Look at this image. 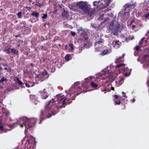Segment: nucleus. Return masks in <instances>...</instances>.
I'll list each match as a JSON object with an SVG mask.
<instances>
[{
    "label": "nucleus",
    "mask_w": 149,
    "mask_h": 149,
    "mask_svg": "<svg viewBox=\"0 0 149 149\" xmlns=\"http://www.w3.org/2000/svg\"><path fill=\"white\" fill-rule=\"evenodd\" d=\"M139 23V21L136 19H132L131 21L130 24V27L134 29L135 27L138 26V24Z\"/></svg>",
    "instance_id": "9b49d317"
},
{
    "label": "nucleus",
    "mask_w": 149,
    "mask_h": 149,
    "mask_svg": "<svg viewBox=\"0 0 149 149\" xmlns=\"http://www.w3.org/2000/svg\"><path fill=\"white\" fill-rule=\"evenodd\" d=\"M81 38L80 39H81L82 42L84 45V47L87 48H88L91 45V44L90 42L88 40V38L87 35L82 34L81 35Z\"/></svg>",
    "instance_id": "9d476101"
},
{
    "label": "nucleus",
    "mask_w": 149,
    "mask_h": 149,
    "mask_svg": "<svg viewBox=\"0 0 149 149\" xmlns=\"http://www.w3.org/2000/svg\"><path fill=\"white\" fill-rule=\"evenodd\" d=\"M102 39L96 42L95 44V50L96 52H99L101 50V43L102 42Z\"/></svg>",
    "instance_id": "f8f14e48"
},
{
    "label": "nucleus",
    "mask_w": 149,
    "mask_h": 149,
    "mask_svg": "<svg viewBox=\"0 0 149 149\" xmlns=\"http://www.w3.org/2000/svg\"><path fill=\"white\" fill-rule=\"evenodd\" d=\"M125 55L124 54H123L122 57L120 56L117 58H116L115 61V63H119L118 64L115 66V67L116 68H120L122 67L121 69L119 70V73H123L125 72H127V67L124 68L125 66V64L122 63H120V62H123V57Z\"/></svg>",
    "instance_id": "423d86ee"
},
{
    "label": "nucleus",
    "mask_w": 149,
    "mask_h": 149,
    "mask_svg": "<svg viewBox=\"0 0 149 149\" xmlns=\"http://www.w3.org/2000/svg\"><path fill=\"white\" fill-rule=\"evenodd\" d=\"M124 79L122 76H120L116 80V85L117 86H118L122 85L124 82Z\"/></svg>",
    "instance_id": "ddd939ff"
},
{
    "label": "nucleus",
    "mask_w": 149,
    "mask_h": 149,
    "mask_svg": "<svg viewBox=\"0 0 149 149\" xmlns=\"http://www.w3.org/2000/svg\"><path fill=\"white\" fill-rule=\"evenodd\" d=\"M3 66H4V67H5V66H6V65H5L4 64H3Z\"/></svg>",
    "instance_id": "5fc2aeb1"
},
{
    "label": "nucleus",
    "mask_w": 149,
    "mask_h": 149,
    "mask_svg": "<svg viewBox=\"0 0 149 149\" xmlns=\"http://www.w3.org/2000/svg\"><path fill=\"white\" fill-rule=\"evenodd\" d=\"M65 48L67 51L70 52H72L74 49L73 45L72 44H69V45H66Z\"/></svg>",
    "instance_id": "f3484780"
},
{
    "label": "nucleus",
    "mask_w": 149,
    "mask_h": 149,
    "mask_svg": "<svg viewBox=\"0 0 149 149\" xmlns=\"http://www.w3.org/2000/svg\"><path fill=\"white\" fill-rule=\"evenodd\" d=\"M135 10L137 17L149 19V1H145L143 3L138 4Z\"/></svg>",
    "instance_id": "f03ea898"
},
{
    "label": "nucleus",
    "mask_w": 149,
    "mask_h": 149,
    "mask_svg": "<svg viewBox=\"0 0 149 149\" xmlns=\"http://www.w3.org/2000/svg\"><path fill=\"white\" fill-rule=\"evenodd\" d=\"M41 94L42 98L43 99H46L49 96V94L46 93L45 89L41 92Z\"/></svg>",
    "instance_id": "6ab92c4d"
},
{
    "label": "nucleus",
    "mask_w": 149,
    "mask_h": 149,
    "mask_svg": "<svg viewBox=\"0 0 149 149\" xmlns=\"http://www.w3.org/2000/svg\"><path fill=\"white\" fill-rule=\"evenodd\" d=\"M104 15L103 14H102V15H101L100 16V17L99 18V19L100 20H102V19L103 18V17H104Z\"/></svg>",
    "instance_id": "e433bc0d"
},
{
    "label": "nucleus",
    "mask_w": 149,
    "mask_h": 149,
    "mask_svg": "<svg viewBox=\"0 0 149 149\" xmlns=\"http://www.w3.org/2000/svg\"><path fill=\"white\" fill-rule=\"evenodd\" d=\"M123 96L125 98H127V96L125 95H123Z\"/></svg>",
    "instance_id": "8fccbe9b"
},
{
    "label": "nucleus",
    "mask_w": 149,
    "mask_h": 149,
    "mask_svg": "<svg viewBox=\"0 0 149 149\" xmlns=\"http://www.w3.org/2000/svg\"><path fill=\"white\" fill-rule=\"evenodd\" d=\"M17 15L19 18H21L22 17V12H19L17 13Z\"/></svg>",
    "instance_id": "c756f323"
},
{
    "label": "nucleus",
    "mask_w": 149,
    "mask_h": 149,
    "mask_svg": "<svg viewBox=\"0 0 149 149\" xmlns=\"http://www.w3.org/2000/svg\"><path fill=\"white\" fill-rule=\"evenodd\" d=\"M42 74L43 75H46L47 74V72L46 71H44L43 72H42Z\"/></svg>",
    "instance_id": "58836bf2"
},
{
    "label": "nucleus",
    "mask_w": 149,
    "mask_h": 149,
    "mask_svg": "<svg viewBox=\"0 0 149 149\" xmlns=\"http://www.w3.org/2000/svg\"><path fill=\"white\" fill-rule=\"evenodd\" d=\"M24 141V140L23 139H22V140L21 142H22V143H23V142Z\"/></svg>",
    "instance_id": "4d7b16f0"
},
{
    "label": "nucleus",
    "mask_w": 149,
    "mask_h": 149,
    "mask_svg": "<svg viewBox=\"0 0 149 149\" xmlns=\"http://www.w3.org/2000/svg\"><path fill=\"white\" fill-rule=\"evenodd\" d=\"M109 19V18L108 17H107L104 20V21L106 22V21H108Z\"/></svg>",
    "instance_id": "de8ad7c7"
},
{
    "label": "nucleus",
    "mask_w": 149,
    "mask_h": 149,
    "mask_svg": "<svg viewBox=\"0 0 149 149\" xmlns=\"http://www.w3.org/2000/svg\"><path fill=\"white\" fill-rule=\"evenodd\" d=\"M47 15L46 14H43V16L42 17V19H46L47 17Z\"/></svg>",
    "instance_id": "473e14b6"
},
{
    "label": "nucleus",
    "mask_w": 149,
    "mask_h": 149,
    "mask_svg": "<svg viewBox=\"0 0 149 149\" xmlns=\"http://www.w3.org/2000/svg\"><path fill=\"white\" fill-rule=\"evenodd\" d=\"M30 65H31V66H33V63H31V64H30Z\"/></svg>",
    "instance_id": "6e6d98bb"
},
{
    "label": "nucleus",
    "mask_w": 149,
    "mask_h": 149,
    "mask_svg": "<svg viewBox=\"0 0 149 149\" xmlns=\"http://www.w3.org/2000/svg\"><path fill=\"white\" fill-rule=\"evenodd\" d=\"M26 22H25L23 21L21 23V24H24V25L22 26V27H25L26 26L25 25V24Z\"/></svg>",
    "instance_id": "79ce46f5"
},
{
    "label": "nucleus",
    "mask_w": 149,
    "mask_h": 149,
    "mask_svg": "<svg viewBox=\"0 0 149 149\" xmlns=\"http://www.w3.org/2000/svg\"><path fill=\"white\" fill-rule=\"evenodd\" d=\"M74 5L79 8L80 9L81 13L83 14L87 15L93 17L94 10L91 8L90 5L88 4L87 2L81 1L74 3Z\"/></svg>",
    "instance_id": "20e7f679"
},
{
    "label": "nucleus",
    "mask_w": 149,
    "mask_h": 149,
    "mask_svg": "<svg viewBox=\"0 0 149 149\" xmlns=\"http://www.w3.org/2000/svg\"><path fill=\"white\" fill-rule=\"evenodd\" d=\"M36 5L37 6H39L40 7H41L42 6L43 4L42 3H36Z\"/></svg>",
    "instance_id": "f704fd0d"
},
{
    "label": "nucleus",
    "mask_w": 149,
    "mask_h": 149,
    "mask_svg": "<svg viewBox=\"0 0 149 149\" xmlns=\"http://www.w3.org/2000/svg\"><path fill=\"white\" fill-rule=\"evenodd\" d=\"M125 39L126 41L127 42H128V38H125Z\"/></svg>",
    "instance_id": "3c124183"
},
{
    "label": "nucleus",
    "mask_w": 149,
    "mask_h": 149,
    "mask_svg": "<svg viewBox=\"0 0 149 149\" xmlns=\"http://www.w3.org/2000/svg\"><path fill=\"white\" fill-rule=\"evenodd\" d=\"M111 46H109V47L106 48L102 52L101 54L102 55H104L108 54H109L111 52Z\"/></svg>",
    "instance_id": "4468645a"
},
{
    "label": "nucleus",
    "mask_w": 149,
    "mask_h": 149,
    "mask_svg": "<svg viewBox=\"0 0 149 149\" xmlns=\"http://www.w3.org/2000/svg\"><path fill=\"white\" fill-rule=\"evenodd\" d=\"M36 84H38V82H36Z\"/></svg>",
    "instance_id": "774afa93"
},
{
    "label": "nucleus",
    "mask_w": 149,
    "mask_h": 149,
    "mask_svg": "<svg viewBox=\"0 0 149 149\" xmlns=\"http://www.w3.org/2000/svg\"><path fill=\"white\" fill-rule=\"evenodd\" d=\"M112 45L114 48L118 49L121 46V43L118 40H115L112 42Z\"/></svg>",
    "instance_id": "2eb2a0df"
},
{
    "label": "nucleus",
    "mask_w": 149,
    "mask_h": 149,
    "mask_svg": "<svg viewBox=\"0 0 149 149\" xmlns=\"http://www.w3.org/2000/svg\"><path fill=\"white\" fill-rule=\"evenodd\" d=\"M30 97L31 99L33 102L36 105L39 103V101L37 100V97L35 95H30Z\"/></svg>",
    "instance_id": "a211bd4d"
},
{
    "label": "nucleus",
    "mask_w": 149,
    "mask_h": 149,
    "mask_svg": "<svg viewBox=\"0 0 149 149\" xmlns=\"http://www.w3.org/2000/svg\"><path fill=\"white\" fill-rule=\"evenodd\" d=\"M82 51V49H79L78 50V51H77V53H80Z\"/></svg>",
    "instance_id": "c03bdc74"
},
{
    "label": "nucleus",
    "mask_w": 149,
    "mask_h": 149,
    "mask_svg": "<svg viewBox=\"0 0 149 149\" xmlns=\"http://www.w3.org/2000/svg\"><path fill=\"white\" fill-rule=\"evenodd\" d=\"M136 3L132 4L128 3L125 4L124 6V10L119 13L118 17H121L123 19H127L130 15L129 12L136 6Z\"/></svg>",
    "instance_id": "39448f33"
},
{
    "label": "nucleus",
    "mask_w": 149,
    "mask_h": 149,
    "mask_svg": "<svg viewBox=\"0 0 149 149\" xmlns=\"http://www.w3.org/2000/svg\"><path fill=\"white\" fill-rule=\"evenodd\" d=\"M24 72V73H26L27 74L28 73V72Z\"/></svg>",
    "instance_id": "bf43d9fd"
},
{
    "label": "nucleus",
    "mask_w": 149,
    "mask_h": 149,
    "mask_svg": "<svg viewBox=\"0 0 149 149\" xmlns=\"http://www.w3.org/2000/svg\"><path fill=\"white\" fill-rule=\"evenodd\" d=\"M62 15L63 17L65 18L66 19H67L68 18V12L64 10L63 11L62 13Z\"/></svg>",
    "instance_id": "5701e85b"
},
{
    "label": "nucleus",
    "mask_w": 149,
    "mask_h": 149,
    "mask_svg": "<svg viewBox=\"0 0 149 149\" xmlns=\"http://www.w3.org/2000/svg\"><path fill=\"white\" fill-rule=\"evenodd\" d=\"M115 102V105H119L120 104V102L119 100L117 101L116 100H115L114 101Z\"/></svg>",
    "instance_id": "7c9ffc66"
},
{
    "label": "nucleus",
    "mask_w": 149,
    "mask_h": 149,
    "mask_svg": "<svg viewBox=\"0 0 149 149\" xmlns=\"http://www.w3.org/2000/svg\"><path fill=\"white\" fill-rule=\"evenodd\" d=\"M2 69V68L1 67H0V70H1V69Z\"/></svg>",
    "instance_id": "69168bd1"
},
{
    "label": "nucleus",
    "mask_w": 149,
    "mask_h": 149,
    "mask_svg": "<svg viewBox=\"0 0 149 149\" xmlns=\"http://www.w3.org/2000/svg\"><path fill=\"white\" fill-rule=\"evenodd\" d=\"M91 25L93 28H94L95 29L96 28L97 26H95L94 24H91Z\"/></svg>",
    "instance_id": "37998d69"
},
{
    "label": "nucleus",
    "mask_w": 149,
    "mask_h": 149,
    "mask_svg": "<svg viewBox=\"0 0 149 149\" xmlns=\"http://www.w3.org/2000/svg\"><path fill=\"white\" fill-rule=\"evenodd\" d=\"M147 35H148V36H149V30L148 31Z\"/></svg>",
    "instance_id": "603ef678"
},
{
    "label": "nucleus",
    "mask_w": 149,
    "mask_h": 149,
    "mask_svg": "<svg viewBox=\"0 0 149 149\" xmlns=\"http://www.w3.org/2000/svg\"><path fill=\"white\" fill-rule=\"evenodd\" d=\"M145 64L143 65V67L144 68H146L149 67V59L147 58L146 59H145Z\"/></svg>",
    "instance_id": "4be33fe9"
},
{
    "label": "nucleus",
    "mask_w": 149,
    "mask_h": 149,
    "mask_svg": "<svg viewBox=\"0 0 149 149\" xmlns=\"http://www.w3.org/2000/svg\"><path fill=\"white\" fill-rule=\"evenodd\" d=\"M71 35L73 36H74L75 35V32L71 31Z\"/></svg>",
    "instance_id": "ea45409f"
},
{
    "label": "nucleus",
    "mask_w": 149,
    "mask_h": 149,
    "mask_svg": "<svg viewBox=\"0 0 149 149\" xmlns=\"http://www.w3.org/2000/svg\"><path fill=\"white\" fill-rule=\"evenodd\" d=\"M122 93H123V94H125V93L124 92H122Z\"/></svg>",
    "instance_id": "e2e57ef3"
},
{
    "label": "nucleus",
    "mask_w": 149,
    "mask_h": 149,
    "mask_svg": "<svg viewBox=\"0 0 149 149\" xmlns=\"http://www.w3.org/2000/svg\"><path fill=\"white\" fill-rule=\"evenodd\" d=\"M111 1V0H102L93 2L94 6H96L99 9H102L108 6Z\"/></svg>",
    "instance_id": "0eeeda50"
},
{
    "label": "nucleus",
    "mask_w": 149,
    "mask_h": 149,
    "mask_svg": "<svg viewBox=\"0 0 149 149\" xmlns=\"http://www.w3.org/2000/svg\"><path fill=\"white\" fill-rule=\"evenodd\" d=\"M109 27L112 33L113 34H116L118 32L119 24L117 21L113 20L110 24Z\"/></svg>",
    "instance_id": "6e6552de"
},
{
    "label": "nucleus",
    "mask_w": 149,
    "mask_h": 149,
    "mask_svg": "<svg viewBox=\"0 0 149 149\" xmlns=\"http://www.w3.org/2000/svg\"><path fill=\"white\" fill-rule=\"evenodd\" d=\"M101 91L102 92H109L111 91L110 89H109L108 88H101Z\"/></svg>",
    "instance_id": "c85d7f7f"
},
{
    "label": "nucleus",
    "mask_w": 149,
    "mask_h": 149,
    "mask_svg": "<svg viewBox=\"0 0 149 149\" xmlns=\"http://www.w3.org/2000/svg\"><path fill=\"white\" fill-rule=\"evenodd\" d=\"M11 49H7L4 50V51L7 54H8L10 52Z\"/></svg>",
    "instance_id": "2f4dec72"
},
{
    "label": "nucleus",
    "mask_w": 149,
    "mask_h": 149,
    "mask_svg": "<svg viewBox=\"0 0 149 149\" xmlns=\"http://www.w3.org/2000/svg\"><path fill=\"white\" fill-rule=\"evenodd\" d=\"M104 84H100V85H103Z\"/></svg>",
    "instance_id": "0e129e2a"
},
{
    "label": "nucleus",
    "mask_w": 149,
    "mask_h": 149,
    "mask_svg": "<svg viewBox=\"0 0 149 149\" xmlns=\"http://www.w3.org/2000/svg\"><path fill=\"white\" fill-rule=\"evenodd\" d=\"M38 79V77H37L36 78V80H37V79Z\"/></svg>",
    "instance_id": "052dcab7"
},
{
    "label": "nucleus",
    "mask_w": 149,
    "mask_h": 149,
    "mask_svg": "<svg viewBox=\"0 0 149 149\" xmlns=\"http://www.w3.org/2000/svg\"><path fill=\"white\" fill-rule=\"evenodd\" d=\"M143 38H142L141 39V40H140V41L139 42V45L143 43Z\"/></svg>",
    "instance_id": "a19ab883"
},
{
    "label": "nucleus",
    "mask_w": 149,
    "mask_h": 149,
    "mask_svg": "<svg viewBox=\"0 0 149 149\" xmlns=\"http://www.w3.org/2000/svg\"><path fill=\"white\" fill-rule=\"evenodd\" d=\"M4 69L5 70H8V68H4Z\"/></svg>",
    "instance_id": "13d9d810"
},
{
    "label": "nucleus",
    "mask_w": 149,
    "mask_h": 149,
    "mask_svg": "<svg viewBox=\"0 0 149 149\" xmlns=\"http://www.w3.org/2000/svg\"><path fill=\"white\" fill-rule=\"evenodd\" d=\"M114 97L116 99H117L118 98H120L121 97V96L116 95H115Z\"/></svg>",
    "instance_id": "4c0bfd02"
},
{
    "label": "nucleus",
    "mask_w": 149,
    "mask_h": 149,
    "mask_svg": "<svg viewBox=\"0 0 149 149\" xmlns=\"http://www.w3.org/2000/svg\"><path fill=\"white\" fill-rule=\"evenodd\" d=\"M135 50L136 51H139L140 50V48L138 46H136V47L135 48Z\"/></svg>",
    "instance_id": "72a5a7b5"
},
{
    "label": "nucleus",
    "mask_w": 149,
    "mask_h": 149,
    "mask_svg": "<svg viewBox=\"0 0 149 149\" xmlns=\"http://www.w3.org/2000/svg\"><path fill=\"white\" fill-rule=\"evenodd\" d=\"M37 119L35 118H27L23 117L20 118L17 120V123H13L10 125V126L14 127L17 124L20 125L21 127L24 126L25 127L24 132L26 134L27 132V130L33 127L36 123Z\"/></svg>",
    "instance_id": "7ed1b4c3"
},
{
    "label": "nucleus",
    "mask_w": 149,
    "mask_h": 149,
    "mask_svg": "<svg viewBox=\"0 0 149 149\" xmlns=\"http://www.w3.org/2000/svg\"><path fill=\"white\" fill-rule=\"evenodd\" d=\"M7 79L5 77H3L0 80V83L2 85L4 83L6 82Z\"/></svg>",
    "instance_id": "b1692460"
},
{
    "label": "nucleus",
    "mask_w": 149,
    "mask_h": 149,
    "mask_svg": "<svg viewBox=\"0 0 149 149\" xmlns=\"http://www.w3.org/2000/svg\"><path fill=\"white\" fill-rule=\"evenodd\" d=\"M111 90L114 91V88L113 87H112L111 86Z\"/></svg>",
    "instance_id": "09e8293b"
},
{
    "label": "nucleus",
    "mask_w": 149,
    "mask_h": 149,
    "mask_svg": "<svg viewBox=\"0 0 149 149\" xmlns=\"http://www.w3.org/2000/svg\"><path fill=\"white\" fill-rule=\"evenodd\" d=\"M111 66H108L100 73L97 74L95 78L88 77L85 79L84 81H83L82 86L83 88V90L80 86H78L80 84L79 82H76L73 85H72L68 91H66L67 93L66 97L63 95H56L54 98L46 104L45 109L41 111L40 115L39 124L41 123L42 120L47 118H49L52 115L56 114L57 112L58 109L60 108L65 107L64 105L67 103L70 99H74L75 96L84 92V89L88 88L89 86L87 82H86V80L91 79L92 81L91 85L94 88L97 87L98 84L97 83L102 80H103L102 82L105 83H111L113 81L114 75L113 74L112 75L111 74Z\"/></svg>",
    "instance_id": "f257e3e1"
},
{
    "label": "nucleus",
    "mask_w": 149,
    "mask_h": 149,
    "mask_svg": "<svg viewBox=\"0 0 149 149\" xmlns=\"http://www.w3.org/2000/svg\"><path fill=\"white\" fill-rule=\"evenodd\" d=\"M26 28H27V29L29 31H30V29H29V28L28 27H26Z\"/></svg>",
    "instance_id": "864d4df0"
},
{
    "label": "nucleus",
    "mask_w": 149,
    "mask_h": 149,
    "mask_svg": "<svg viewBox=\"0 0 149 149\" xmlns=\"http://www.w3.org/2000/svg\"><path fill=\"white\" fill-rule=\"evenodd\" d=\"M13 81L15 82L16 85H18L20 87H22L24 85L23 84L17 77L14 78Z\"/></svg>",
    "instance_id": "dca6fc26"
},
{
    "label": "nucleus",
    "mask_w": 149,
    "mask_h": 149,
    "mask_svg": "<svg viewBox=\"0 0 149 149\" xmlns=\"http://www.w3.org/2000/svg\"><path fill=\"white\" fill-rule=\"evenodd\" d=\"M14 149H18L17 148H16Z\"/></svg>",
    "instance_id": "338daca9"
},
{
    "label": "nucleus",
    "mask_w": 149,
    "mask_h": 149,
    "mask_svg": "<svg viewBox=\"0 0 149 149\" xmlns=\"http://www.w3.org/2000/svg\"><path fill=\"white\" fill-rule=\"evenodd\" d=\"M106 15H107L108 16H109V17H111L113 16V14L111 13H107Z\"/></svg>",
    "instance_id": "c9c22d12"
},
{
    "label": "nucleus",
    "mask_w": 149,
    "mask_h": 149,
    "mask_svg": "<svg viewBox=\"0 0 149 149\" xmlns=\"http://www.w3.org/2000/svg\"><path fill=\"white\" fill-rule=\"evenodd\" d=\"M47 67L48 70L50 72H53L55 70V69L54 68L53 66L51 64L48 65L47 66Z\"/></svg>",
    "instance_id": "412c9836"
},
{
    "label": "nucleus",
    "mask_w": 149,
    "mask_h": 149,
    "mask_svg": "<svg viewBox=\"0 0 149 149\" xmlns=\"http://www.w3.org/2000/svg\"><path fill=\"white\" fill-rule=\"evenodd\" d=\"M31 15L33 16L36 17V18H37L38 17L39 13L37 12H36L35 11H34L32 13Z\"/></svg>",
    "instance_id": "a878e982"
},
{
    "label": "nucleus",
    "mask_w": 149,
    "mask_h": 149,
    "mask_svg": "<svg viewBox=\"0 0 149 149\" xmlns=\"http://www.w3.org/2000/svg\"><path fill=\"white\" fill-rule=\"evenodd\" d=\"M1 122H0V133H3V132H6V130H5L3 127L1 125Z\"/></svg>",
    "instance_id": "cd10ccee"
},
{
    "label": "nucleus",
    "mask_w": 149,
    "mask_h": 149,
    "mask_svg": "<svg viewBox=\"0 0 149 149\" xmlns=\"http://www.w3.org/2000/svg\"><path fill=\"white\" fill-rule=\"evenodd\" d=\"M25 85L26 87H30L34 86V84L33 83V81L31 80L28 81L25 83Z\"/></svg>",
    "instance_id": "aec40b11"
},
{
    "label": "nucleus",
    "mask_w": 149,
    "mask_h": 149,
    "mask_svg": "<svg viewBox=\"0 0 149 149\" xmlns=\"http://www.w3.org/2000/svg\"><path fill=\"white\" fill-rule=\"evenodd\" d=\"M72 58L71 56L69 54L66 55L65 57V58L66 61H69L70 60H71Z\"/></svg>",
    "instance_id": "393cba45"
},
{
    "label": "nucleus",
    "mask_w": 149,
    "mask_h": 149,
    "mask_svg": "<svg viewBox=\"0 0 149 149\" xmlns=\"http://www.w3.org/2000/svg\"><path fill=\"white\" fill-rule=\"evenodd\" d=\"M10 70V69H8V70H7V71L8 72H9Z\"/></svg>",
    "instance_id": "680f3d73"
},
{
    "label": "nucleus",
    "mask_w": 149,
    "mask_h": 149,
    "mask_svg": "<svg viewBox=\"0 0 149 149\" xmlns=\"http://www.w3.org/2000/svg\"><path fill=\"white\" fill-rule=\"evenodd\" d=\"M130 73H126L125 74V76H128L130 75Z\"/></svg>",
    "instance_id": "49530a36"
},
{
    "label": "nucleus",
    "mask_w": 149,
    "mask_h": 149,
    "mask_svg": "<svg viewBox=\"0 0 149 149\" xmlns=\"http://www.w3.org/2000/svg\"><path fill=\"white\" fill-rule=\"evenodd\" d=\"M11 51L13 54L16 55H18V51L17 50L12 49H11Z\"/></svg>",
    "instance_id": "bb28decb"
},
{
    "label": "nucleus",
    "mask_w": 149,
    "mask_h": 149,
    "mask_svg": "<svg viewBox=\"0 0 149 149\" xmlns=\"http://www.w3.org/2000/svg\"><path fill=\"white\" fill-rule=\"evenodd\" d=\"M130 101L132 102V103L134 102L135 101V99L134 98H133L132 99H131L130 100Z\"/></svg>",
    "instance_id": "a18cd8bd"
},
{
    "label": "nucleus",
    "mask_w": 149,
    "mask_h": 149,
    "mask_svg": "<svg viewBox=\"0 0 149 149\" xmlns=\"http://www.w3.org/2000/svg\"><path fill=\"white\" fill-rule=\"evenodd\" d=\"M35 143L34 138L30 136L25 145V149H33Z\"/></svg>",
    "instance_id": "1a4fd4ad"
}]
</instances>
